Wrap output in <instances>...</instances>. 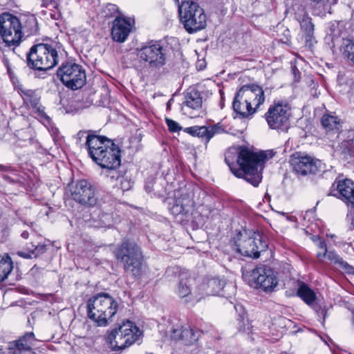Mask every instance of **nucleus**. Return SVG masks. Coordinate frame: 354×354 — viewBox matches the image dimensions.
Returning <instances> with one entry per match:
<instances>
[{
    "label": "nucleus",
    "mask_w": 354,
    "mask_h": 354,
    "mask_svg": "<svg viewBox=\"0 0 354 354\" xmlns=\"http://www.w3.org/2000/svg\"><path fill=\"white\" fill-rule=\"evenodd\" d=\"M181 334V340L185 344H192L196 342L199 336L201 335V331L198 330H194L190 327H183Z\"/></svg>",
    "instance_id": "nucleus-28"
},
{
    "label": "nucleus",
    "mask_w": 354,
    "mask_h": 354,
    "mask_svg": "<svg viewBox=\"0 0 354 354\" xmlns=\"http://www.w3.org/2000/svg\"><path fill=\"white\" fill-rule=\"evenodd\" d=\"M328 252V251H327V250H322V252H318L317 254V257L319 259V260L322 261L324 257H327Z\"/></svg>",
    "instance_id": "nucleus-44"
},
{
    "label": "nucleus",
    "mask_w": 354,
    "mask_h": 354,
    "mask_svg": "<svg viewBox=\"0 0 354 354\" xmlns=\"http://www.w3.org/2000/svg\"><path fill=\"white\" fill-rule=\"evenodd\" d=\"M301 28L305 32L306 39L311 37L314 31V25L311 21V19L306 15H304L299 19Z\"/></svg>",
    "instance_id": "nucleus-31"
},
{
    "label": "nucleus",
    "mask_w": 354,
    "mask_h": 354,
    "mask_svg": "<svg viewBox=\"0 0 354 354\" xmlns=\"http://www.w3.org/2000/svg\"><path fill=\"white\" fill-rule=\"evenodd\" d=\"M34 113L36 114V117L42 122L45 126H48L50 124V118L46 114L45 108L41 104H38L36 107H33Z\"/></svg>",
    "instance_id": "nucleus-32"
},
{
    "label": "nucleus",
    "mask_w": 354,
    "mask_h": 354,
    "mask_svg": "<svg viewBox=\"0 0 354 354\" xmlns=\"http://www.w3.org/2000/svg\"><path fill=\"white\" fill-rule=\"evenodd\" d=\"M13 269L11 258L8 256L0 257V281L6 279Z\"/></svg>",
    "instance_id": "nucleus-27"
},
{
    "label": "nucleus",
    "mask_w": 354,
    "mask_h": 354,
    "mask_svg": "<svg viewBox=\"0 0 354 354\" xmlns=\"http://www.w3.org/2000/svg\"><path fill=\"white\" fill-rule=\"evenodd\" d=\"M34 247V245H32ZM46 250V246L44 245H37L35 246V248L31 250L33 257H36L40 254H42Z\"/></svg>",
    "instance_id": "nucleus-41"
},
{
    "label": "nucleus",
    "mask_w": 354,
    "mask_h": 354,
    "mask_svg": "<svg viewBox=\"0 0 354 354\" xmlns=\"http://www.w3.org/2000/svg\"><path fill=\"white\" fill-rule=\"evenodd\" d=\"M234 308H235L236 311H239V309L240 310V314H239V317H240V319H239V330L240 331H243V332H248V333H249L250 326H249L248 324H247V326H246L245 321H244L245 315L244 310L243 309L242 306H240V305H236V306H234Z\"/></svg>",
    "instance_id": "nucleus-36"
},
{
    "label": "nucleus",
    "mask_w": 354,
    "mask_h": 354,
    "mask_svg": "<svg viewBox=\"0 0 354 354\" xmlns=\"http://www.w3.org/2000/svg\"><path fill=\"white\" fill-rule=\"evenodd\" d=\"M315 3L321 4L322 6L331 5L335 4L337 2V0H310Z\"/></svg>",
    "instance_id": "nucleus-42"
},
{
    "label": "nucleus",
    "mask_w": 354,
    "mask_h": 354,
    "mask_svg": "<svg viewBox=\"0 0 354 354\" xmlns=\"http://www.w3.org/2000/svg\"><path fill=\"white\" fill-rule=\"evenodd\" d=\"M86 133V131H80L78 133H77V136L78 137H81V136H83L84 134Z\"/></svg>",
    "instance_id": "nucleus-49"
},
{
    "label": "nucleus",
    "mask_w": 354,
    "mask_h": 354,
    "mask_svg": "<svg viewBox=\"0 0 354 354\" xmlns=\"http://www.w3.org/2000/svg\"><path fill=\"white\" fill-rule=\"evenodd\" d=\"M344 55L354 64V41L347 39L344 43Z\"/></svg>",
    "instance_id": "nucleus-34"
},
{
    "label": "nucleus",
    "mask_w": 354,
    "mask_h": 354,
    "mask_svg": "<svg viewBox=\"0 0 354 354\" xmlns=\"http://www.w3.org/2000/svg\"><path fill=\"white\" fill-rule=\"evenodd\" d=\"M328 195L339 199L348 208L354 209V181L352 180L338 176L333 183Z\"/></svg>",
    "instance_id": "nucleus-15"
},
{
    "label": "nucleus",
    "mask_w": 354,
    "mask_h": 354,
    "mask_svg": "<svg viewBox=\"0 0 354 354\" xmlns=\"http://www.w3.org/2000/svg\"><path fill=\"white\" fill-rule=\"evenodd\" d=\"M70 194L73 200L84 207H94L97 203L95 187L84 179L71 185Z\"/></svg>",
    "instance_id": "nucleus-13"
},
{
    "label": "nucleus",
    "mask_w": 354,
    "mask_h": 354,
    "mask_svg": "<svg viewBox=\"0 0 354 354\" xmlns=\"http://www.w3.org/2000/svg\"><path fill=\"white\" fill-rule=\"evenodd\" d=\"M327 258L342 272L354 274V267L344 261L335 251H328Z\"/></svg>",
    "instance_id": "nucleus-24"
},
{
    "label": "nucleus",
    "mask_w": 354,
    "mask_h": 354,
    "mask_svg": "<svg viewBox=\"0 0 354 354\" xmlns=\"http://www.w3.org/2000/svg\"><path fill=\"white\" fill-rule=\"evenodd\" d=\"M35 335L32 332L26 333L18 339L9 344L8 349L12 354H22L32 350L35 342Z\"/></svg>",
    "instance_id": "nucleus-23"
},
{
    "label": "nucleus",
    "mask_w": 354,
    "mask_h": 354,
    "mask_svg": "<svg viewBox=\"0 0 354 354\" xmlns=\"http://www.w3.org/2000/svg\"><path fill=\"white\" fill-rule=\"evenodd\" d=\"M21 95L24 103L27 106H30L33 108L40 104L41 97L36 91L30 89L21 90Z\"/></svg>",
    "instance_id": "nucleus-26"
},
{
    "label": "nucleus",
    "mask_w": 354,
    "mask_h": 354,
    "mask_svg": "<svg viewBox=\"0 0 354 354\" xmlns=\"http://www.w3.org/2000/svg\"><path fill=\"white\" fill-rule=\"evenodd\" d=\"M239 238L236 241V250L241 255L257 259L261 252L266 251V238L259 232L246 231L239 232Z\"/></svg>",
    "instance_id": "nucleus-8"
},
{
    "label": "nucleus",
    "mask_w": 354,
    "mask_h": 354,
    "mask_svg": "<svg viewBox=\"0 0 354 354\" xmlns=\"http://www.w3.org/2000/svg\"><path fill=\"white\" fill-rule=\"evenodd\" d=\"M57 75L62 82L72 90L82 88L86 82L85 71L82 66L76 63L63 64L58 68Z\"/></svg>",
    "instance_id": "nucleus-12"
},
{
    "label": "nucleus",
    "mask_w": 354,
    "mask_h": 354,
    "mask_svg": "<svg viewBox=\"0 0 354 354\" xmlns=\"http://www.w3.org/2000/svg\"><path fill=\"white\" fill-rule=\"evenodd\" d=\"M115 259L124 272L135 277H140L142 271V254L139 246L131 241L124 240L113 252Z\"/></svg>",
    "instance_id": "nucleus-5"
},
{
    "label": "nucleus",
    "mask_w": 354,
    "mask_h": 354,
    "mask_svg": "<svg viewBox=\"0 0 354 354\" xmlns=\"http://www.w3.org/2000/svg\"><path fill=\"white\" fill-rule=\"evenodd\" d=\"M180 22L189 33L196 32L207 26L204 10L192 1H185L178 6Z\"/></svg>",
    "instance_id": "nucleus-7"
},
{
    "label": "nucleus",
    "mask_w": 354,
    "mask_h": 354,
    "mask_svg": "<svg viewBox=\"0 0 354 354\" xmlns=\"http://www.w3.org/2000/svg\"><path fill=\"white\" fill-rule=\"evenodd\" d=\"M313 241L314 242H315V241H319L320 240H319V236H314V237L313 238Z\"/></svg>",
    "instance_id": "nucleus-50"
},
{
    "label": "nucleus",
    "mask_w": 354,
    "mask_h": 354,
    "mask_svg": "<svg viewBox=\"0 0 354 354\" xmlns=\"http://www.w3.org/2000/svg\"><path fill=\"white\" fill-rule=\"evenodd\" d=\"M121 188L123 191H127L132 187V181L128 177L122 176L120 178Z\"/></svg>",
    "instance_id": "nucleus-40"
},
{
    "label": "nucleus",
    "mask_w": 354,
    "mask_h": 354,
    "mask_svg": "<svg viewBox=\"0 0 354 354\" xmlns=\"http://www.w3.org/2000/svg\"><path fill=\"white\" fill-rule=\"evenodd\" d=\"M118 309L117 301L108 293L100 292L91 297L86 303L88 317L97 326H106Z\"/></svg>",
    "instance_id": "nucleus-3"
},
{
    "label": "nucleus",
    "mask_w": 354,
    "mask_h": 354,
    "mask_svg": "<svg viewBox=\"0 0 354 354\" xmlns=\"http://www.w3.org/2000/svg\"><path fill=\"white\" fill-rule=\"evenodd\" d=\"M290 163L293 170L303 176L315 173L317 170L315 160L308 155H295Z\"/></svg>",
    "instance_id": "nucleus-21"
},
{
    "label": "nucleus",
    "mask_w": 354,
    "mask_h": 354,
    "mask_svg": "<svg viewBox=\"0 0 354 354\" xmlns=\"http://www.w3.org/2000/svg\"><path fill=\"white\" fill-rule=\"evenodd\" d=\"M165 121L171 132H177L181 129V127L176 121L169 118H166Z\"/></svg>",
    "instance_id": "nucleus-39"
},
{
    "label": "nucleus",
    "mask_w": 354,
    "mask_h": 354,
    "mask_svg": "<svg viewBox=\"0 0 354 354\" xmlns=\"http://www.w3.org/2000/svg\"><path fill=\"white\" fill-rule=\"evenodd\" d=\"M225 282L218 277H212L204 280L197 288L198 295L195 296L196 302L207 296L217 295L224 287Z\"/></svg>",
    "instance_id": "nucleus-20"
},
{
    "label": "nucleus",
    "mask_w": 354,
    "mask_h": 354,
    "mask_svg": "<svg viewBox=\"0 0 354 354\" xmlns=\"http://www.w3.org/2000/svg\"><path fill=\"white\" fill-rule=\"evenodd\" d=\"M142 332L133 322L127 321L108 336L111 348L114 351L124 349L135 343Z\"/></svg>",
    "instance_id": "nucleus-10"
},
{
    "label": "nucleus",
    "mask_w": 354,
    "mask_h": 354,
    "mask_svg": "<svg viewBox=\"0 0 354 354\" xmlns=\"http://www.w3.org/2000/svg\"><path fill=\"white\" fill-rule=\"evenodd\" d=\"M264 101L261 87L256 84L244 85L236 93L232 107L236 115L245 118L253 115Z\"/></svg>",
    "instance_id": "nucleus-4"
},
{
    "label": "nucleus",
    "mask_w": 354,
    "mask_h": 354,
    "mask_svg": "<svg viewBox=\"0 0 354 354\" xmlns=\"http://www.w3.org/2000/svg\"><path fill=\"white\" fill-rule=\"evenodd\" d=\"M318 248L322 250H327L326 243L324 241H319L317 244Z\"/></svg>",
    "instance_id": "nucleus-46"
},
{
    "label": "nucleus",
    "mask_w": 354,
    "mask_h": 354,
    "mask_svg": "<svg viewBox=\"0 0 354 354\" xmlns=\"http://www.w3.org/2000/svg\"><path fill=\"white\" fill-rule=\"evenodd\" d=\"M103 13L105 17L110 18L113 17H118L117 15L119 13L118 7L113 3H108L103 10Z\"/></svg>",
    "instance_id": "nucleus-37"
},
{
    "label": "nucleus",
    "mask_w": 354,
    "mask_h": 354,
    "mask_svg": "<svg viewBox=\"0 0 354 354\" xmlns=\"http://www.w3.org/2000/svg\"><path fill=\"white\" fill-rule=\"evenodd\" d=\"M0 35L8 46L19 45L22 37L19 19L8 12L0 15Z\"/></svg>",
    "instance_id": "nucleus-11"
},
{
    "label": "nucleus",
    "mask_w": 354,
    "mask_h": 354,
    "mask_svg": "<svg viewBox=\"0 0 354 354\" xmlns=\"http://www.w3.org/2000/svg\"><path fill=\"white\" fill-rule=\"evenodd\" d=\"M97 226L110 227L113 223V217L111 214L101 212L97 216Z\"/></svg>",
    "instance_id": "nucleus-33"
},
{
    "label": "nucleus",
    "mask_w": 354,
    "mask_h": 354,
    "mask_svg": "<svg viewBox=\"0 0 354 354\" xmlns=\"http://www.w3.org/2000/svg\"><path fill=\"white\" fill-rule=\"evenodd\" d=\"M177 293L180 297L185 298L186 302H196L194 298L198 295V289L192 293L187 281H180L179 282Z\"/></svg>",
    "instance_id": "nucleus-25"
},
{
    "label": "nucleus",
    "mask_w": 354,
    "mask_h": 354,
    "mask_svg": "<svg viewBox=\"0 0 354 354\" xmlns=\"http://www.w3.org/2000/svg\"><path fill=\"white\" fill-rule=\"evenodd\" d=\"M266 158L265 152L254 153L246 148H241L236 158L230 151L225 154V162L232 174L238 178H243L254 187L261 181V171Z\"/></svg>",
    "instance_id": "nucleus-1"
},
{
    "label": "nucleus",
    "mask_w": 354,
    "mask_h": 354,
    "mask_svg": "<svg viewBox=\"0 0 354 354\" xmlns=\"http://www.w3.org/2000/svg\"><path fill=\"white\" fill-rule=\"evenodd\" d=\"M132 29V23L129 19L116 17L113 21L111 36L114 41L122 43L126 41Z\"/></svg>",
    "instance_id": "nucleus-22"
},
{
    "label": "nucleus",
    "mask_w": 354,
    "mask_h": 354,
    "mask_svg": "<svg viewBox=\"0 0 354 354\" xmlns=\"http://www.w3.org/2000/svg\"><path fill=\"white\" fill-rule=\"evenodd\" d=\"M145 190L147 191V192L150 193L153 190V184L152 183H150V184L147 183L145 185Z\"/></svg>",
    "instance_id": "nucleus-47"
},
{
    "label": "nucleus",
    "mask_w": 354,
    "mask_h": 354,
    "mask_svg": "<svg viewBox=\"0 0 354 354\" xmlns=\"http://www.w3.org/2000/svg\"><path fill=\"white\" fill-rule=\"evenodd\" d=\"M252 280L257 286L264 292H272L279 283L276 272L269 267L258 266L253 269L251 273Z\"/></svg>",
    "instance_id": "nucleus-17"
},
{
    "label": "nucleus",
    "mask_w": 354,
    "mask_h": 354,
    "mask_svg": "<svg viewBox=\"0 0 354 354\" xmlns=\"http://www.w3.org/2000/svg\"><path fill=\"white\" fill-rule=\"evenodd\" d=\"M298 71V70H297V69H296V68H294V69H293V73H295V76H296V71Z\"/></svg>",
    "instance_id": "nucleus-52"
},
{
    "label": "nucleus",
    "mask_w": 354,
    "mask_h": 354,
    "mask_svg": "<svg viewBox=\"0 0 354 354\" xmlns=\"http://www.w3.org/2000/svg\"><path fill=\"white\" fill-rule=\"evenodd\" d=\"M168 209L169 212L175 216H186L189 214L193 207V200L191 196L187 193H182L177 191L173 198L167 199Z\"/></svg>",
    "instance_id": "nucleus-18"
},
{
    "label": "nucleus",
    "mask_w": 354,
    "mask_h": 354,
    "mask_svg": "<svg viewBox=\"0 0 354 354\" xmlns=\"http://www.w3.org/2000/svg\"><path fill=\"white\" fill-rule=\"evenodd\" d=\"M321 122L326 131L338 130L340 127L339 119L334 115H324Z\"/></svg>",
    "instance_id": "nucleus-29"
},
{
    "label": "nucleus",
    "mask_w": 354,
    "mask_h": 354,
    "mask_svg": "<svg viewBox=\"0 0 354 354\" xmlns=\"http://www.w3.org/2000/svg\"><path fill=\"white\" fill-rule=\"evenodd\" d=\"M348 143H349V142H348V141L343 142L342 143V147H344V146H346Z\"/></svg>",
    "instance_id": "nucleus-51"
},
{
    "label": "nucleus",
    "mask_w": 354,
    "mask_h": 354,
    "mask_svg": "<svg viewBox=\"0 0 354 354\" xmlns=\"http://www.w3.org/2000/svg\"><path fill=\"white\" fill-rule=\"evenodd\" d=\"M290 104L286 100H274L264 114L268 127L277 131H286L292 115Z\"/></svg>",
    "instance_id": "nucleus-9"
},
{
    "label": "nucleus",
    "mask_w": 354,
    "mask_h": 354,
    "mask_svg": "<svg viewBox=\"0 0 354 354\" xmlns=\"http://www.w3.org/2000/svg\"><path fill=\"white\" fill-rule=\"evenodd\" d=\"M203 102L201 93L196 89L190 88L185 95L182 111L190 118L198 117L204 113Z\"/></svg>",
    "instance_id": "nucleus-19"
},
{
    "label": "nucleus",
    "mask_w": 354,
    "mask_h": 354,
    "mask_svg": "<svg viewBox=\"0 0 354 354\" xmlns=\"http://www.w3.org/2000/svg\"><path fill=\"white\" fill-rule=\"evenodd\" d=\"M209 133H213V136L214 134L221 133L223 131V129L221 126L218 124L214 125V127H212L211 128H208Z\"/></svg>",
    "instance_id": "nucleus-43"
},
{
    "label": "nucleus",
    "mask_w": 354,
    "mask_h": 354,
    "mask_svg": "<svg viewBox=\"0 0 354 354\" xmlns=\"http://www.w3.org/2000/svg\"><path fill=\"white\" fill-rule=\"evenodd\" d=\"M28 66L38 71H47L59 62L57 50L48 44H38L30 49L27 55Z\"/></svg>",
    "instance_id": "nucleus-6"
},
{
    "label": "nucleus",
    "mask_w": 354,
    "mask_h": 354,
    "mask_svg": "<svg viewBox=\"0 0 354 354\" xmlns=\"http://www.w3.org/2000/svg\"><path fill=\"white\" fill-rule=\"evenodd\" d=\"M29 236V232L26 230L24 231L22 233H21V237L26 239H28Z\"/></svg>",
    "instance_id": "nucleus-48"
},
{
    "label": "nucleus",
    "mask_w": 354,
    "mask_h": 354,
    "mask_svg": "<svg viewBox=\"0 0 354 354\" xmlns=\"http://www.w3.org/2000/svg\"><path fill=\"white\" fill-rule=\"evenodd\" d=\"M18 254L20 257H24L26 259H30L33 257V254H32L31 250L28 253H26L24 252H19Z\"/></svg>",
    "instance_id": "nucleus-45"
},
{
    "label": "nucleus",
    "mask_w": 354,
    "mask_h": 354,
    "mask_svg": "<svg viewBox=\"0 0 354 354\" xmlns=\"http://www.w3.org/2000/svg\"><path fill=\"white\" fill-rule=\"evenodd\" d=\"M56 0H42V6L45 7L51 6L52 8H55L57 9V11H53V12H50V15L53 19H58L60 16V10L59 8V4L55 2Z\"/></svg>",
    "instance_id": "nucleus-35"
},
{
    "label": "nucleus",
    "mask_w": 354,
    "mask_h": 354,
    "mask_svg": "<svg viewBox=\"0 0 354 354\" xmlns=\"http://www.w3.org/2000/svg\"><path fill=\"white\" fill-rule=\"evenodd\" d=\"M183 326H173L170 330V337L174 340H181V334Z\"/></svg>",
    "instance_id": "nucleus-38"
},
{
    "label": "nucleus",
    "mask_w": 354,
    "mask_h": 354,
    "mask_svg": "<svg viewBox=\"0 0 354 354\" xmlns=\"http://www.w3.org/2000/svg\"><path fill=\"white\" fill-rule=\"evenodd\" d=\"M85 146L89 156L102 168L115 170L120 165V149L106 137L89 133Z\"/></svg>",
    "instance_id": "nucleus-2"
},
{
    "label": "nucleus",
    "mask_w": 354,
    "mask_h": 354,
    "mask_svg": "<svg viewBox=\"0 0 354 354\" xmlns=\"http://www.w3.org/2000/svg\"><path fill=\"white\" fill-rule=\"evenodd\" d=\"M4 167L2 165H0V169H3Z\"/></svg>",
    "instance_id": "nucleus-53"
},
{
    "label": "nucleus",
    "mask_w": 354,
    "mask_h": 354,
    "mask_svg": "<svg viewBox=\"0 0 354 354\" xmlns=\"http://www.w3.org/2000/svg\"><path fill=\"white\" fill-rule=\"evenodd\" d=\"M297 295L308 306H310L319 317L325 320L327 313L331 308L324 302L317 300V295L307 284L301 282L297 291Z\"/></svg>",
    "instance_id": "nucleus-16"
},
{
    "label": "nucleus",
    "mask_w": 354,
    "mask_h": 354,
    "mask_svg": "<svg viewBox=\"0 0 354 354\" xmlns=\"http://www.w3.org/2000/svg\"><path fill=\"white\" fill-rule=\"evenodd\" d=\"M140 61L151 68H160L166 63V50L158 42L145 46L138 50Z\"/></svg>",
    "instance_id": "nucleus-14"
},
{
    "label": "nucleus",
    "mask_w": 354,
    "mask_h": 354,
    "mask_svg": "<svg viewBox=\"0 0 354 354\" xmlns=\"http://www.w3.org/2000/svg\"><path fill=\"white\" fill-rule=\"evenodd\" d=\"M190 134L205 138L207 142L213 137V133H209L208 128L205 127H194L186 129Z\"/></svg>",
    "instance_id": "nucleus-30"
}]
</instances>
